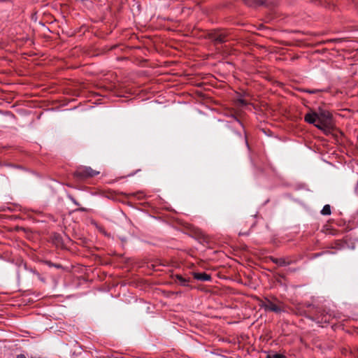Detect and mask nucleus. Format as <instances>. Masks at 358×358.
I'll return each instance as SVG.
<instances>
[{
  "instance_id": "nucleus-8",
  "label": "nucleus",
  "mask_w": 358,
  "mask_h": 358,
  "mask_svg": "<svg viewBox=\"0 0 358 358\" xmlns=\"http://www.w3.org/2000/svg\"><path fill=\"white\" fill-rule=\"evenodd\" d=\"M275 282L280 286L287 287V278L285 274L275 273L273 275Z\"/></svg>"
},
{
  "instance_id": "nucleus-30",
  "label": "nucleus",
  "mask_w": 358,
  "mask_h": 358,
  "mask_svg": "<svg viewBox=\"0 0 358 358\" xmlns=\"http://www.w3.org/2000/svg\"><path fill=\"white\" fill-rule=\"evenodd\" d=\"M0 166H3V162H0Z\"/></svg>"
},
{
  "instance_id": "nucleus-16",
  "label": "nucleus",
  "mask_w": 358,
  "mask_h": 358,
  "mask_svg": "<svg viewBox=\"0 0 358 358\" xmlns=\"http://www.w3.org/2000/svg\"><path fill=\"white\" fill-rule=\"evenodd\" d=\"M3 166L13 167L17 170L26 171V169L24 166H22V165L15 164L6 162H3Z\"/></svg>"
},
{
  "instance_id": "nucleus-22",
  "label": "nucleus",
  "mask_w": 358,
  "mask_h": 358,
  "mask_svg": "<svg viewBox=\"0 0 358 358\" xmlns=\"http://www.w3.org/2000/svg\"><path fill=\"white\" fill-rule=\"evenodd\" d=\"M33 273H34L35 275H37V277L38 278V279H39L40 280H41V281H42V282H45V279L44 278H42V277L41 276L40 273H39L37 271L34 270V271H33Z\"/></svg>"
},
{
  "instance_id": "nucleus-1",
  "label": "nucleus",
  "mask_w": 358,
  "mask_h": 358,
  "mask_svg": "<svg viewBox=\"0 0 358 358\" xmlns=\"http://www.w3.org/2000/svg\"><path fill=\"white\" fill-rule=\"evenodd\" d=\"M304 121L314 125L326 136H329L336 129L332 113L322 107L317 110L309 108V111L304 115Z\"/></svg>"
},
{
  "instance_id": "nucleus-24",
  "label": "nucleus",
  "mask_w": 358,
  "mask_h": 358,
  "mask_svg": "<svg viewBox=\"0 0 358 358\" xmlns=\"http://www.w3.org/2000/svg\"><path fill=\"white\" fill-rule=\"evenodd\" d=\"M88 194H83L81 196H80V198L83 201H86L87 200V197H88Z\"/></svg>"
},
{
  "instance_id": "nucleus-7",
  "label": "nucleus",
  "mask_w": 358,
  "mask_h": 358,
  "mask_svg": "<svg viewBox=\"0 0 358 358\" xmlns=\"http://www.w3.org/2000/svg\"><path fill=\"white\" fill-rule=\"evenodd\" d=\"M172 279L174 280L176 283H178L180 286L183 287H189V283L191 282V279L189 278H184L180 274H176L171 275Z\"/></svg>"
},
{
  "instance_id": "nucleus-26",
  "label": "nucleus",
  "mask_w": 358,
  "mask_h": 358,
  "mask_svg": "<svg viewBox=\"0 0 358 358\" xmlns=\"http://www.w3.org/2000/svg\"><path fill=\"white\" fill-rule=\"evenodd\" d=\"M262 305H267V302L266 301V300H260V302H259V306L262 308Z\"/></svg>"
},
{
  "instance_id": "nucleus-4",
  "label": "nucleus",
  "mask_w": 358,
  "mask_h": 358,
  "mask_svg": "<svg viewBox=\"0 0 358 358\" xmlns=\"http://www.w3.org/2000/svg\"><path fill=\"white\" fill-rule=\"evenodd\" d=\"M228 34L220 29L208 31L204 38L210 40L214 45L222 44L227 41Z\"/></svg>"
},
{
  "instance_id": "nucleus-11",
  "label": "nucleus",
  "mask_w": 358,
  "mask_h": 358,
  "mask_svg": "<svg viewBox=\"0 0 358 358\" xmlns=\"http://www.w3.org/2000/svg\"><path fill=\"white\" fill-rule=\"evenodd\" d=\"M304 306L306 307L307 308H308V313L309 314H312L313 313V310L315 309V313L317 312V308L315 307L313 304L312 303H304ZM307 317L311 319L312 320H317V317H316L314 315H306Z\"/></svg>"
},
{
  "instance_id": "nucleus-17",
  "label": "nucleus",
  "mask_w": 358,
  "mask_h": 358,
  "mask_svg": "<svg viewBox=\"0 0 358 358\" xmlns=\"http://www.w3.org/2000/svg\"><path fill=\"white\" fill-rule=\"evenodd\" d=\"M266 358H287L285 355L278 353L275 351H271L269 352Z\"/></svg>"
},
{
  "instance_id": "nucleus-10",
  "label": "nucleus",
  "mask_w": 358,
  "mask_h": 358,
  "mask_svg": "<svg viewBox=\"0 0 358 358\" xmlns=\"http://www.w3.org/2000/svg\"><path fill=\"white\" fill-rule=\"evenodd\" d=\"M268 258L273 263L277 264L279 266H289V262H286L284 259V257L276 258L273 256H270Z\"/></svg>"
},
{
  "instance_id": "nucleus-27",
  "label": "nucleus",
  "mask_w": 358,
  "mask_h": 358,
  "mask_svg": "<svg viewBox=\"0 0 358 358\" xmlns=\"http://www.w3.org/2000/svg\"><path fill=\"white\" fill-rule=\"evenodd\" d=\"M8 148H9V147H6V146H5V147H0V153H2L4 150H7Z\"/></svg>"
},
{
  "instance_id": "nucleus-21",
  "label": "nucleus",
  "mask_w": 358,
  "mask_h": 358,
  "mask_svg": "<svg viewBox=\"0 0 358 358\" xmlns=\"http://www.w3.org/2000/svg\"><path fill=\"white\" fill-rule=\"evenodd\" d=\"M284 259L286 262H289V265L296 262V259H292L290 257H284Z\"/></svg>"
},
{
  "instance_id": "nucleus-12",
  "label": "nucleus",
  "mask_w": 358,
  "mask_h": 358,
  "mask_svg": "<svg viewBox=\"0 0 358 358\" xmlns=\"http://www.w3.org/2000/svg\"><path fill=\"white\" fill-rule=\"evenodd\" d=\"M67 197L77 206H78V208L77 209L75 210V211H78V212H87L88 210L86 208H84V207H80V203L70 194H67Z\"/></svg>"
},
{
  "instance_id": "nucleus-13",
  "label": "nucleus",
  "mask_w": 358,
  "mask_h": 358,
  "mask_svg": "<svg viewBox=\"0 0 358 358\" xmlns=\"http://www.w3.org/2000/svg\"><path fill=\"white\" fill-rule=\"evenodd\" d=\"M346 245H347V238H344L342 240H336L334 242V245L332 248L339 250V249L345 248Z\"/></svg>"
},
{
  "instance_id": "nucleus-2",
  "label": "nucleus",
  "mask_w": 358,
  "mask_h": 358,
  "mask_svg": "<svg viewBox=\"0 0 358 358\" xmlns=\"http://www.w3.org/2000/svg\"><path fill=\"white\" fill-rule=\"evenodd\" d=\"M232 117L239 125V127L242 129L244 133V136H243L242 133L233 124L232 122H230L228 127V131L226 133L225 141L230 145H235L238 143L241 142L243 139L245 140V143L247 147L249 148L250 145L248 141L247 134L245 130L242 121L238 118L237 115H233Z\"/></svg>"
},
{
  "instance_id": "nucleus-3",
  "label": "nucleus",
  "mask_w": 358,
  "mask_h": 358,
  "mask_svg": "<svg viewBox=\"0 0 358 358\" xmlns=\"http://www.w3.org/2000/svg\"><path fill=\"white\" fill-rule=\"evenodd\" d=\"M99 173V171L93 170L91 167L80 166L73 172V177L77 181H84L94 177Z\"/></svg>"
},
{
  "instance_id": "nucleus-18",
  "label": "nucleus",
  "mask_w": 358,
  "mask_h": 358,
  "mask_svg": "<svg viewBox=\"0 0 358 358\" xmlns=\"http://www.w3.org/2000/svg\"><path fill=\"white\" fill-rule=\"evenodd\" d=\"M331 206L329 204H326L324 206L323 208L321 210V214L323 215H331Z\"/></svg>"
},
{
  "instance_id": "nucleus-5",
  "label": "nucleus",
  "mask_w": 358,
  "mask_h": 358,
  "mask_svg": "<svg viewBox=\"0 0 358 358\" xmlns=\"http://www.w3.org/2000/svg\"><path fill=\"white\" fill-rule=\"evenodd\" d=\"M265 300L267 302V305H262V308H264L265 311H271L275 313H280L284 311L283 308L275 304L269 299L265 298Z\"/></svg>"
},
{
  "instance_id": "nucleus-23",
  "label": "nucleus",
  "mask_w": 358,
  "mask_h": 358,
  "mask_svg": "<svg viewBox=\"0 0 358 358\" xmlns=\"http://www.w3.org/2000/svg\"><path fill=\"white\" fill-rule=\"evenodd\" d=\"M338 41V39H336V38L329 39V40L322 41V43L325 44L327 43H334V42H337Z\"/></svg>"
},
{
  "instance_id": "nucleus-14",
  "label": "nucleus",
  "mask_w": 358,
  "mask_h": 358,
  "mask_svg": "<svg viewBox=\"0 0 358 358\" xmlns=\"http://www.w3.org/2000/svg\"><path fill=\"white\" fill-rule=\"evenodd\" d=\"M299 91L301 92H306V93H308V94H317V93H320V92H326L327 90H323V89H308V88H300L299 89Z\"/></svg>"
},
{
  "instance_id": "nucleus-6",
  "label": "nucleus",
  "mask_w": 358,
  "mask_h": 358,
  "mask_svg": "<svg viewBox=\"0 0 358 358\" xmlns=\"http://www.w3.org/2000/svg\"><path fill=\"white\" fill-rule=\"evenodd\" d=\"M243 1L248 6H265L269 7L274 6L272 0H243Z\"/></svg>"
},
{
  "instance_id": "nucleus-9",
  "label": "nucleus",
  "mask_w": 358,
  "mask_h": 358,
  "mask_svg": "<svg viewBox=\"0 0 358 358\" xmlns=\"http://www.w3.org/2000/svg\"><path fill=\"white\" fill-rule=\"evenodd\" d=\"M192 275L195 280L200 281H210L212 279L211 275L206 273L193 272Z\"/></svg>"
},
{
  "instance_id": "nucleus-25",
  "label": "nucleus",
  "mask_w": 358,
  "mask_h": 358,
  "mask_svg": "<svg viewBox=\"0 0 358 358\" xmlns=\"http://www.w3.org/2000/svg\"><path fill=\"white\" fill-rule=\"evenodd\" d=\"M55 239L56 241L60 242V241L62 240V237L59 234H57L55 235Z\"/></svg>"
},
{
  "instance_id": "nucleus-19",
  "label": "nucleus",
  "mask_w": 358,
  "mask_h": 358,
  "mask_svg": "<svg viewBox=\"0 0 358 358\" xmlns=\"http://www.w3.org/2000/svg\"><path fill=\"white\" fill-rule=\"evenodd\" d=\"M45 263L50 267L53 266V267H55L57 268H63V266L62 265L59 264H55V263H52V262L50 261H46Z\"/></svg>"
},
{
  "instance_id": "nucleus-28",
  "label": "nucleus",
  "mask_w": 358,
  "mask_h": 358,
  "mask_svg": "<svg viewBox=\"0 0 358 358\" xmlns=\"http://www.w3.org/2000/svg\"><path fill=\"white\" fill-rule=\"evenodd\" d=\"M16 358H27L24 354H20L16 356Z\"/></svg>"
},
{
  "instance_id": "nucleus-29",
  "label": "nucleus",
  "mask_w": 358,
  "mask_h": 358,
  "mask_svg": "<svg viewBox=\"0 0 358 358\" xmlns=\"http://www.w3.org/2000/svg\"><path fill=\"white\" fill-rule=\"evenodd\" d=\"M273 299L275 301H277L278 303L282 304V303L280 302L276 297L273 296Z\"/></svg>"
},
{
  "instance_id": "nucleus-15",
  "label": "nucleus",
  "mask_w": 358,
  "mask_h": 358,
  "mask_svg": "<svg viewBox=\"0 0 358 358\" xmlns=\"http://www.w3.org/2000/svg\"><path fill=\"white\" fill-rule=\"evenodd\" d=\"M167 264L168 263L166 261L157 259L154 262L153 264H152V267L154 270L157 271L159 270L158 268H157L158 266H165L167 265Z\"/></svg>"
},
{
  "instance_id": "nucleus-20",
  "label": "nucleus",
  "mask_w": 358,
  "mask_h": 358,
  "mask_svg": "<svg viewBox=\"0 0 358 358\" xmlns=\"http://www.w3.org/2000/svg\"><path fill=\"white\" fill-rule=\"evenodd\" d=\"M237 102H238L241 106H245L248 105V103H249L248 102V101H246V100H245V99H238L237 100Z\"/></svg>"
}]
</instances>
